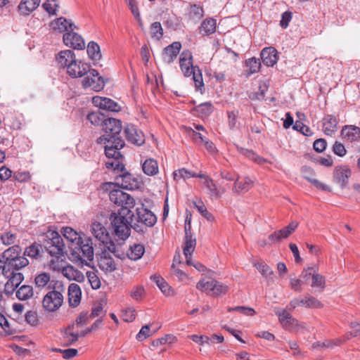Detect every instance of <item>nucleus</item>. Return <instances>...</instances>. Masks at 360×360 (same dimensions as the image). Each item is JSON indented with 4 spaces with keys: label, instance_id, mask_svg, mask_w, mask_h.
<instances>
[{
    "label": "nucleus",
    "instance_id": "obj_3",
    "mask_svg": "<svg viewBox=\"0 0 360 360\" xmlns=\"http://www.w3.org/2000/svg\"><path fill=\"white\" fill-rule=\"evenodd\" d=\"M134 213L128 207H121L109 217L112 233L118 239L125 240L133 229Z\"/></svg>",
    "mask_w": 360,
    "mask_h": 360
},
{
    "label": "nucleus",
    "instance_id": "obj_52",
    "mask_svg": "<svg viewBox=\"0 0 360 360\" xmlns=\"http://www.w3.org/2000/svg\"><path fill=\"white\" fill-rule=\"evenodd\" d=\"M238 114V110L227 111L228 125L231 130L236 127Z\"/></svg>",
    "mask_w": 360,
    "mask_h": 360
},
{
    "label": "nucleus",
    "instance_id": "obj_30",
    "mask_svg": "<svg viewBox=\"0 0 360 360\" xmlns=\"http://www.w3.org/2000/svg\"><path fill=\"white\" fill-rule=\"evenodd\" d=\"M213 110V105L210 102H205L194 107L192 112L200 117H207L212 113Z\"/></svg>",
    "mask_w": 360,
    "mask_h": 360
},
{
    "label": "nucleus",
    "instance_id": "obj_26",
    "mask_svg": "<svg viewBox=\"0 0 360 360\" xmlns=\"http://www.w3.org/2000/svg\"><path fill=\"white\" fill-rule=\"evenodd\" d=\"M82 291L77 283H71L68 287V302L70 307H77L81 301Z\"/></svg>",
    "mask_w": 360,
    "mask_h": 360
},
{
    "label": "nucleus",
    "instance_id": "obj_44",
    "mask_svg": "<svg viewBox=\"0 0 360 360\" xmlns=\"http://www.w3.org/2000/svg\"><path fill=\"white\" fill-rule=\"evenodd\" d=\"M317 271L318 268L316 266H311L308 267L307 269H304L300 275L302 283L308 284L309 281L312 279L313 275H314Z\"/></svg>",
    "mask_w": 360,
    "mask_h": 360
},
{
    "label": "nucleus",
    "instance_id": "obj_19",
    "mask_svg": "<svg viewBox=\"0 0 360 360\" xmlns=\"http://www.w3.org/2000/svg\"><path fill=\"white\" fill-rule=\"evenodd\" d=\"M260 56L263 63L268 67H273L277 63L278 59V52L272 46L263 49Z\"/></svg>",
    "mask_w": 360,
    "mask_h": 360
},
{
    "label": "nucleus",
    "instance_id": "obj_31",
    "mask_svg": "<svg viewBox=\"0 0 360 360\" xmlns=\"http://www.w3.org/2000/svg\"><path fill=\"white\" fill-rule=\"evenodd\" d=\"M110 117L108 115H105L101 111H96L90 112L87 115L86 119L95 126H101L103 127L105 120Z\"/></svg>",
    "mask_w": 360,
    "mask_h": 360
},
{
    "label": "nucleus",
    "instance_id": "obj_60",
    "mask_svg": "<svg viewBox=\"0 0 360 360\" xmlns=\"http://www.w3.org/2000/svg\"><path fill=\"white\" fill-rule=\"evenodd\" d=\"M144 293V288L141 285H137L134 287L131 290L130 295L135 300H140L142 299Z\"/></svg>",
    "mask_w": 360,
    "mask_h": 360
},
{
    "label": "nucleus",
    "instance_id": "obj_39",
    "mask_svg": "<svg viewBox=\"0 0 360 360\" xmlns=\"http://www.w3.org/2000/svg\"><path fill=\"white\" fill-rule=\"evenodd\" d=\"M216 20L213 18L205 20L200 27V32H204L205 34L210 35L215 32Z\"/></svg>",
    "mask_w": 360,
    "mask_h": 360
},
{
    "label": "nucleus",
    "instance_id": "obj_27",
    "mask_svg": "<svg viewBox=\"0 0 360 360\" xmlns=\"http://www.w3.org/2000/svg\"><path fill=\"white\" fill-rule=\"evenodd\" d=\"M196 245V239L193 235L185 236L184 238V255L186 259V264L188 265L191 264V255L195 250Z\"/></svg>",
    "mask_w": 360,
    "mask_h": 360
},
{
    "label": "nucleus",
    "instance_id": "obj_23",
    "mask_svg": "<svg viewBox=\"0 0 360 360\" xmlns=\"http://www.w3.org/2000/svg\"><path fill=\"white\" fill-rule=\"evenodd\" d=\"M351 174V170L347 166H342L335 169L333 177L335 181L344 188L346 186Z\"/></svg>",
    "mask_w": 360,
    "mask_h": 360
},
{
    "label": "nucleus",
    "instance_id": "obj_38",
    "mask_svg": "<svg viewBox=\"0 0 360 360\" xmlns=\"http://www.w3.org/2000/svg\"><path fill=\"white\" fill-rule=\"evenodd\" d=\"M108 158H112L113 160H108L105 162V167L108 169H112L114 170L123 171L124 169V165L122 162L121 160L123 156L115 157V156H106Z\"/></svg>",
    "mask_w": 360,
    "mask_h": 360
},
{
    "label": "nucleus",
    "instance_id": "obj_13",
    "mask_svg": "<svg viewBox=\"0 0 360 360\" xmlns=\"http://www.w3.org/2000/svg\"><path fill=\"white\" fill-rule=\"evenodd\" d=\"M180 68L184 76L190 77L198 66L193 65V56L189 50H184L179 58Z\"/></svg>",
    "mask_w": 360,
    "mask_h": 360
},
{
    "label": "nucleus",
    "instance_id": "obj_28",
    "mask_svg": "<svg viewBox=\"0 0 360 360\" xmlns=\"http://www.w3.org/2000/svg\"><path fill=\"white\" fill-rule=\"evenodd\" d=\"M338 121L335 116L327 115L323 120V131L327 136H332L336 131Z\"/></svg>",
    "mask_w": 360,
    "mask_h": 360
},
{
    "label": "nucleus",
    "instance_id": "obj_4",
    "mask_svg": "<svg viewBox=\"0 0 360 360\" xmlns=\"http://www.w3.org/2000/svg\"><path fill=\"white\" fill-rule=\"evenodd\" d=\"M51 289L44 297L42 307L48 312L57 311L63 303V293L65 288L63 283L59 281H53L48 286Z\"/></svg>",
    "mask_w": 360,
    "mask_h": 360
},
{
    "label": "nucleus",
    "instance_id": "obj_59",
    "mask_svg": "<svg viewBox=\"0 0 360 360\" xmlns=\"http://www.w3.org/2000/svg\"><path fill=\"white\" fill-rule=\"evenodd\" d=\"M16 235L11 232H6L1 236L2 243L6 245H12L15 243Z\"/></svg>",
    "mask_w": 360,
    "mask_h": 360
},
{
    "label": "nucleus",
    "instance_id": "obj_63",
    "mask_svg": "<svg viewBox=\"0 0 360 360\" xmlns=\"http://www.w3.org/2000/svg\"><path fill=\"white\" fill-rule=\"evenodd\" d=\"M333 153L340 156L343 157L346 155L347 150L342 143L338 141H335L333 146Z\"/></svg>",
    "mask_w": 360,
    "mask_h": 360
},
{
    "label": "nucleus",
    "instance_id": "obj_55",
    "mask_svg": "<svg viewBox=\"0 0 360 360\" xmlns=\"http://www.w3.org/2000/svg\"><path fill=\"white\" fill-rule=\"evenodd\" d=\"M125 1H127L128 6L129 7L133 15L141 24V20L140 18V13L139 11L136 1V0H125Z\"/></svg>",
    "mask_w": 360,
    "mask_h": 360
},
{
    "label": "nucleus",
    "instance_id": "obj_17",
    "mask_svg": "<svg viewBox=\"0 0 360 360\" xmlns=\"http://www.w3.org/2000/svg\"><path fill=\"white\" fill-rule=\"evenodd\" d=\"M90 68L89 63L76 59L73 64H71L68 75L72 78L82 77L88 73Z\"/></svg>",
    "mask_w": 360,
    "mask_h": 360
},
{
    "label": "nucleus",
    "instance_id": "obj_57",
    "mask_svg": "<svg viewBox=\"0 0 360 360\" xmlns=\"http://www.w3.org/2000/svg\"><path fill=\"white\" fill-rule=\"evenodd\" d=\"M304 178L308 181L311 182L314 186H316V188L322 190L323 191H330V188L328 185L321 183L319 180L307 176H304Z\"/></svg>",
    "mask_w": 360,
    "mask_h": 360
},
{
    "label": "nucleus",
    "instance_id": "obj_42",
    "mask_svg": "<svg viewBox=\"0 0 360 360\" xmlns=\"http://www.w3.org/2000/svg\"><path fill=\"white\" fill-rule=\"evenodd\" d=\"M51 282L50 280V275L48 273H41L36 276L34 278V283L36 287L43 288Z\"/></svg>",
    "mask_w": 360,
    "mask_h": 360
},
{
    "label": "nucleus",
    "instance_id": "obj_12",
    "mask_svg": "<svg viewBox=\"0 0 360 360\" xmlns=\"http://www.w3.org/2000/svg\"><path fill=\"white\" fill-rule=\"evenodd\" d=\"M127 141L136 146H141L145 143V136L141 130L133 124H127L124 128Z\"/></svg>",
    "mask_w": 360,
    "mask_h": 360
},
{
    "label": "nucleus",
    "instance_id": "obj_37",
    "mask_svg": "<svg viewBox=\"0 0 360 360\" xmlns=\"http://www.w3.org/2000/svg\"><path fill=\"white\" fill-rule=\"evenodd\" d=\"M33 296V288L31 285H23L16 292V297L20 300H27Z\"/></svg>",
    "mask_w": 360,
    "mask_h": 360
},
{
    "label": "nucleus",
    "instance_id": "obj_43",
    "mask_svg": "<svg viewBox=\"0 0 360 360\" xmlns=\"http://www.w3.org/2000/svg\"><path fill=\"white\" fill-rule=\"evenodd\" d=\"M63 236L69 241L77 243L82 237L71 227L63 228Z\"/></svg>",
    "mask_w": 360,
    "mask_h": 360
},
{
    "label": "nucleus",
    "instance_id": "obj_14",
    "mask_svg": "<svg viewBox=\"0 0 360 360\" xmlns=\"http://www.w3.org/2000/svg\"><path fill=\"white\" fill-rule=\"evenodd\" d=\"M298 226V223L295 221L290 222L287 226L274 231L269 236V240L271 243H277L281 241L283 238H287L291 235Z\"/></svg>",
    "mask_w": 360,
    "mask_h": 360
},
{
    "label": "nucleus",
    "instance_id": "obj_1",
    "mask_svg": "<svg viewBox=\"0 0 360 360\" xmlns=\"http://www.w3.org/2000/svg\"><path fill=\"white\" fill-rule=\"evenodd\" d=\"M22 249L18 245L6 250L0 258V274L8 279L5 291L13 293L24 280V275L19 271L29 264L28 259L21 256Z\"/></svg>",
    "mask_w": 360,
    "mask_h": 360
},
{
    "label": "nucleus",
    "instance_id": "obj_41",
    "mask_svg": "<svg viewBox=\"0 0 360 360\" xmlns=\"http://www.w3.org/2000/svg\"><path fill=\"white\" fill-rule=\"evenodd\" d=\"M62 274L64 276L68 278L69 280H76L77 281L81 282L84 280V276L82 274L78 276V278H75V275L79 274V271L75 270L72 266H67L62 270Z\"/></svg>",
    "mask_w": 360,
    "mask_h": 360
},
{
    "label": "nucleus",
    "instance_id": "obj_25",
    "mask_svg": "<svg viewBox=\"0 0 360 360\" xmlns=\"http://www.w3.org/2000/svg\"><path fill=\"white\" fill-rule=\"evenodd\" d=\"M202 184L207 189V194L211 198L219 199L224 193V189L217 185L211 178H206Z\"/></svg>",
    "mask_w": 360,
    "mask_h": 360
},
{
    "label": "nucleus",
    "instance_id": "obj_33",
    "mask_svg": "<svg viewBox=\"0 0 360 360\" xmlns=\"http://www.w3.org/2000/svg\"><path fill=\"white\" fill-rule=\"evenodd\" d=\"M145 252V248L142 244H134L131 246L127 255L131 260H138L142 257Z\"/></svg>",
    "mask_w": 360,
    "mask_h": 360
},
{
    "label": "nucleus",
    "instance_id": "obj_64",
    "mask_svg": "<svg viewBox=\"0 0 360 360\" xmlns=\"http://www.w3.org/2000/svg\"><path fill=\"white\" fill-rule=\"evenodd\" d=\"M188 174H189V171L187 170L186 169H185V168L179 169L174 172V173H173L174 179L175 181H179L181 179H184V180H186V179L189 178V175H188Z\"/></svg>",
    "mask_w": 360,
    "mask_h": 360
},
{
    "label": "nucleus",
    "instance_id": "obj_9",
    "mask_svg": "<svg viewBox=\"0 0 360 360\" xmlns=\"http://www.w3.org/2000/svg\"><path fill=\"white\" fill-rule=\"evenodd\" d=\"M276 314L278 316L279 321L285 330L292 332H297L304 328L303 323H300L298 321L293 318L285 309L278 311L276 312Z\"/></svg>",
    "mask_w": 360,
    "mask_h": 360
},
{
    "label": "nucleus",
    "instance_id": "obj_50",
    "mask_svg": "<svg viewBox=\"0 0 360 360\" xmlns=\"http://www.w3.org/2000/svg\"><path fill=\"white\" fill-rule=\"evenodd\" d=\"M228 311H238L246 316H253L255 314L254 309L248 307L238 306L235 307H229Z\"/></svg>",
    "mask_w": 360,
    "mask_h": 360
},
{
    "label": "nucleus",
    "instance_id": "obj_8",
    "mask_svg": "<svg viewBox=\"0 0 360 360\" xmlns=\"http://www.w3.org/2000/svg\"><path fill=\"white\" fill-rule=\"evenodd\" d=\"M82 84L84 89H91L95 91H99L103 89L105 82L98 72L90 68L86 77H84Z\"/></svg>",
    "mask_w": 360,
    "mask_h": 360
},
{
    "label": "nucleus",
    "instance_id": "obj_51",
    "mask_svg": "<svg viewBox=\"0 0 360 360\" xmlns=\"http://www.w3.org/2000/svg\"><path fill=\"white\" fill-rule=\"evenodd\" d=\"M150 33L153 37L160 39L163 35V30L160 22H155L151 25Z\"/></svg>",
    "mask_w": 360,
    "mask_h": 360
},
{
    "label": "nucleus",
    "instance_id": "obj_62",
    "mask_svg": "<svg viewBox=\"0 0 360 360\" xmlns=\"http://www.w3.org/2000/svg\"><path fill=\"white\" fill-rule=\"evenodd\" d=\"M150 326L146 325L143 326L140 331L136 335V339L139 341H143L146 339L148 337L150 336L152 334L150 333Z\"/></svg>",
    "mask_w": 360,
    "mask_h": 360
},
{
    "label": "nucleus",
    "instance_id": "obj_15",
    "mask_svg": "<svg viewBox=\"0 0 360 360\" xmlns=\"http://www.w3.org/2000/svg\"><path fill=\"white\" fill-rule=\"evenodd\" d=\"M64 44L70 48L82 50L85 47V43L82 37L77 33L70 30L63 34Z\"/></svg>",
    "mask_w": 360,
    "mask_h": 360
},
{
    "label": "nucleus",
    "instance_id": "obj_32",
    "mask_svg": "<svg viewBox=\"0 0 360 360\" xmlns=\"http://www.w3.org/2000/svg\"><path fill=\"white\" fill-rule=\"evenodd\" d=\"M144 174L148 176H154L158 173V162L153 158L146 159L142 165Z\"/></svg>",
    "mask_w": 360,
    "mask_h": 360
},
{
    "label": "nucleus",
    "instance_id": "obj_22",
    "mask_svg": "<svg viewBox=\"0 0 360 360\" xmlns=\"http://www.w3.org/2000/svg\"><path fill=\"white\" fill-rule=\"evenodd\" d=\"M341 136L347 141H357L360 139V128L355 125H345L341 130Z\"/></svg>",
    "mask_w": 360,
    "mask_h": 360
},
{
    "label": "nucleus",
    "instance_id": "obj_24",
    "mask_svg": "<svg viewBox=\"0 0 360 360\" xmlns=\"http://www.w3.org/2000/svg\"><path fill=\"white\" fill-rule=\"evenodd\" d=\"M105 251L102 252V255L98 259L99 268L105 272H112L116 269V264L114 259L108 255L106 251L107 248H104Z\"/></svg>",
    "mask_w": 360,
    "mask_h": 360
},
{
    "label": "nucleus",
    "instance_id": "obj_20",
    "mask_svg": "<svg viewBox=\"0 0 360 360\" xmlns=\"http://www.w3.org/2000/svg\"><path fill=\"white\" fill-rule=\"evenodd\" d=\"M52 29L59 32H69L70 30L73 31L77 27L70 20L65 18L60 17L56 18L51 22Z\"/></svg>",
    "mask_w": 360,
    "mask_h": 360
},
{
    "label": "nucleus",
    "instance_id": "obj_35",
    "mask_svg": "<svg viewBox=\"0 0 360 360\" xmlns=\"http://www.w3.org/2000/svg\"><path fill=\"white\" fill-rule=\"evenodd\" d=\"M252 181L248 177H245L244 179L240 181L238 179V177L237 176V179L235 181V186L233 190L237 193L247 192L252 186Z\"/></svg>",
    "mask_w": 360,
    "mask_h": 360
},
{
    "label": "nucleus",
    "instance_id": "obj_58",
    "mask_svg": "<svg viewBox=\"0 0 360 360\" xmlns=\"http://www.w3.org/2000/svg\"><path fill=\"white\" fill-rule=\"evenodd\" d=\"M191 75L193 76V79L197 88H200L204 86L202 73L198 67L193 70V74Z\"/></svg>",
    "mask_w": 360,
    "mask_h": 360
},
{
    "label": "nucleus",
    "instance_id": "obj_36",
    "mask_svg": "<svg viewBox=\"0 0 360 360\" xmlns=\"http://www.w3.org/2000/svg\"><path fill=\"white\" fill-rule=\"evenodd\" d=\"M87 54L92 60H98L101 58L100 46L94 41H90L86 49Z\"/></svg>",
    "mask_w": 360,
    "mask_h": 360
},
{
    "label": "nucleus",
    "instance_id": "obj_29",
    "mask_svg": "<svg viewBox=\"0 0 360 360\" xmlns=\"http://www.w3.org/2000/svg\"><path fill=\"white\" fill-rule=\"evenodd\" d=\"M40 0H22L18 6L20 14L27 15L34 11L39 5Z\"/></svg>",
    "mask_w": 360,
    "mask_h": 360
},
{
    "label": "nucleus",
    "instance_id": "obj_40",
    "mask_svg": "<svg viewBox=\"0 0 360 360\" xmlns=\"http://www.w3.org/2000/svg\"><path fill=\"white\" fill-rule=\"evenodd\" d=\"M41 249V245L34 243L25 248L22 256L25 257L27 256L32 259H37L39 256Z\"/></svg>",
    "mask_w": 360,
    "mask_h": 360
},
{
    "label": "nucleus",
    "instance_id": "obj_56",
    "mask_svg": "<svg viewBox=\"0 0 360 360\" xmlns=\"http://www.w3.org/2000/svg\"><path fill=\"white\" fill-rule=\"evenodd\" d=\"M204 14L202 7L197 4H191L190 6V15L197 19H200Z\"/></svg>",
    "mask_w": 360,
    "mask_h": 360
},
{
    "label": "nucleus",
    "instance_id": "obj_47",
    "mask_svg": "<svg viewBox=\"0 0 360 360\" xmlns=\"http://www.w3.org/2000/svg\"><path fill=\"white\" fill-rule=\"evenodd\" d=\"M74 327V325L69 326L65 331V338L68 339V343L67 345H72L75 342L77 341L78 338H79V333H75L72 331V328Z\"/></svg>",
    "mask_w": 360,
    "mask_h": 360
},
{
    "label": "nucleus",
    "instance_id": "obj_54",
    "mask_svg": "<svg viewBox=\"0 0 360 360\" xmlns=\"http://www.w3.org/2000/svg\"><path fill=\"white\" fill-rule=\"evenodd\" d=\"M89 282L93 289L97 290L101 287V281L94 272L89 271L86 273Z\"/></svg>",
    "mask_w": 360,
    "mask_h": 360
},
{
    "label": "nucleus",
    "instance_id": "obj_46",
    "mask_svg": "<svg viewBox=\"0 0 360 360\" xmlns=\"http://www.w3.org/2000/svg\"><path fill=\"white\" fill-rule=\"evenodd\" d=\"M304 307L307 308L319 309L323 307L319 300L311 295L304 296Z\"/></svg>",
    "mask_w": 360,
    "mask_h": 360
},
{
    "label": "nucleus",
    "instance_id": "obj_61",
    "mask_svg": "<svg viewBox=\"0 0 360 360\" xmlns=\"http://www.w3.org/2000/svg\"><path fill=\"white\" fill-rule=\"evenodd\" d=\"M227 291V286L214 280V286L212 289V293L214 295L225 294Z\"/></svg>",
    "mask_w": 360,
    "mask_h": 360
},
{
    "label": "nucleus",
    "instance_id": "obj_48",
    "mask_svg": "<svg viewBox=\"0 0 360 360\" xmlns=\"http://www.w3.org/2000/svg\"><path fill=\"white\" fill-rule=\"evenodd\" d=\"M42 6L49 14L55 15L56 14L57 8H58V4L57 0H47L43 4Z\"/></svg>",
    "mask_w": 360,
    "mask_h": 360
},
{
    "label": "nucleus",
    "instance_id": "obj_53",
    "mask_svg": "<svg viewBox=\"0 0 360 360\" xmlns=\"http://www.w3.org/2000/svg\"><path fill=\"white\" fill-rule=\"evenodd\" d=\"M195 207L206 219L210 221L214 220V216L212 215V214L207 211V208L205 207L202 201L200 202V205H197L195 203Z\"/></svg>",
    "mask_w": 360,
    "mask_h": 360
},
{
    "label": "nucleus",
    "instance_id": "obj_49",
    "mask_svg": "<svg viewBox=\"0 0 360 360\" xmlns=\"http://www.w3.org/2000/svg\"><path fill=\"white\" fill-rule=\"evenodd\" d=\"M311 285L312 288H320L321 290H323L325 287V278L316 272L312 276Z\"/></svg>",
    "mask_w": 360,
    "mask_h": 360
},
{
    "label": "nucleus",
    "instance_id": "obj_18",
    "mask_svg": "<svg viewBox=\"0 0 360 360\" xmlns=\"http://www.w3.org/2000/svg\"><path fill=\"white\" fill-rule=\"evenodd\" d=\"M56 59L60 67L66 68V72L68 73L71 64H73L77 58L72 51L64 50L58 53Z\"/></svg>",
    "mask_w": 360,
    "mask_h": 360
},
{
    "label": "nucleus",
    "instance_id": "obj_16",
    "mask_svg": "<svg viewBox=\"0 0 360 360\" xmlns=\"http://www.w3.org/2000/svg\"><path fill=\"white\" fill-rule=\"evenodd\" d=\"M92 103L96 107H98L100 110L110 111V112H118L120 110V107L113 100L101 96H94L92 98Z\"/></svg>",
    "mask_w": 360,
    "mask_h": 360
},
{
    "label": "nucleus",
    "instance_id": "obj_2",
    "mask_svg": "<svg viewBox=\"0 0 360 360\" xmlns=\"http://www.w3.org/2000/svg\"><path fill=\"white\" fill-rule=\"evenodd\" d=\"M122 127L120 120L108 117L102 127L103 135L96 140L97 143L104 144L106 156L121 157L120 150L125 146L124 140L121 136Z\"/></svg>",
    "mask_w": 360,
    "mask_h": 360
},
{
    "label": "nucleus",
    "instance_id": "obj_10",
    "mask_svg": "<svg viewBox=\"0 0 360 360\" xmlns=\"http://www.w3.org/2000/svg\"><path fill=\"white\" fill-rule=\"evenodd\" d=\"M65 245L61 236L56 232L52 233V238L45 245L50 255L60 257L63 255Z\"/></svg>",
    "mask_w": 360,
    "mask_h": 360
},
{
    "label": "nucleus",
    "instance_id": "obj_7",
    "mask_svg": "<svg viewBox=\"0 0 360 360\" xmlns=\"http://www.w3.org/2000/svg\"><path fill=\"white\" fill-rule=\"evenodd\" d=\"M91 231L95 238L103 244L104 248H107L109 252L114 253L115 256L120 257L116 255V246L111 240L109 232L101 223L97 221L92 223Z\"/></svg>",
    "mask_w": 360,
    "mask_h": 360
},
{
    "label": "nucleus",
    "instance_id": "obj_5",
    "mask_svg": "<svg viewBox=\"0 0 360 360\" xmlns=\"http://www.w3.org/2000/svg\"><path fill=\"white\" fill-rule=\"evenodd\" d=\"M157 221L156 216L149 210L141 205L136 209L134 214L133 229L137 233H143L145 227H152Z\"/></svg>",
    "mask_w": 360,
    "mask_h": 360
},
{
    "label": "nucleus",
    "instance_id": "obj_11",
    "mask_svg": "<svg viewBox=\"0 0 360 360\" xmlns=\"http://www.w3.org/2000/svg\"><path fill=\"white\" fill-rule=\"evenodd\" d=\"M109 198L112 202L121 207H128L129 209L134 207V199L128 193L122 190H112L109 193Z\"/></svg>",
    "mask_w": 360,
    "mask_h": 360
},
{
    "label": "nucleus",
    "instance_id": "obj_34",
    "mask_svg": "<svg viewBox=\"0 0 360 360\" xmlns=\"http://www.w3.org/2000/svg\"><path fill=\"white\" fill-rule=\"evenodd\" d=\"M245 65L248 68L246 73L247 77H249L252 75L258 72L261 68L260 60L259 58H256L255 57H252L246 60Z\"/></svg>",
    "mask_w": 360,
    "mask_h": 360
},
{
    "label": "nucleus",
    "instance_id": "obj_45",
    "mask_svg": "<svg viewBox=\"0 0 360 360\" xmlns=\"http://www.w3.org/2000/svg\"><path fill=\"white\" fill-rule=\"evenodd\" d=\"M214 286V280L206 281L205 279L200 280L196 285V288L207 293L212 292L213 287Z\"/></svg>",
    "mask_w": 360,
    "mask_h": 360
},
{
    "label": "nucleus",
    "instance_id": "obj_6",
    "mask_svg": "<svg viewBox=\"0 0 360 360\" xmlns=\"http://www.w3.org/2000/svg\"><path fill=\"white\" fill-rule=\"evenodd\" d=\"M77 246L72 250V255L82 264L89 266L94 259V247L92 239L89 237L79 239L76 243Z\"/></svg>",
    "mask_w": 360,
    "mask_h": 360
},
{
    "label": "nucleus",
    "instance_id": "obj_21",
    "mask_svg": "<svg viewBox=\"0 0 360 360\" xmlns=\"http://www.w3.org/2000/svg\"><path fill=\"white\" fill-rule=\"evenodd\" d=\"M181 49V44L179 41H174L164 49L163 60L169 64L177 57Z\"/></svg>",
    "mask_w": 360,
    "mask_h": 360
}]
</instances>
